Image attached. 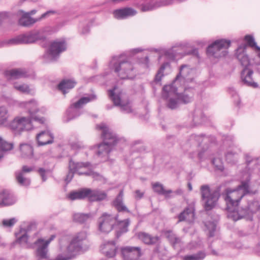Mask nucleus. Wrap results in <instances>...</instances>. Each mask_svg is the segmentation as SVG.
Masks as SVG:
<instances>
[{"instance_id": "58836bf2", "label": "nucleus", "mask_w": 260, "mask_h": 260, "mask_svg": "<svg viewBox=\"0 0 260 260\" xmlns=\"http://www.w3.org/2000/svg\"><path fill=\"white\" fill-rule=\"evenodd\" d=\"M13 147L12 143L7 142L0 137V159L4 156L3 152L10 150Z\"/></svg>"}, {"instance_id": "37998d69", "label": "nucleus", "mask_w": 260, "mask_h": 260, "mask_svg": "<svg viewBox=\"0 0 260 260\" xmlns=\"http://www.w3.org/2000/svg\"><path fill=\"white\" fill-rule=\"evenodd\" d=\"M226 161L231 164H234L237 162L238 159V154L232 151H229L225 155Z\"/></svg>"}, {"instance_id": "e2e57ef3", "label": "nucleus", "mask_w": 260, "mask_h": 260, "mask_svg": "<svg viewBox=\"0 0 260 260\" xmlns=\"http://www.w3.org/2000/svg\"><path fill=\"white\" fill-rule=\"evenodd\" d=\"M36 229V223H31L27 226L26 231H27V232H28V231H30L32 230H35Z\"/></svg>"}, {"instance_id": "680f3d73", "label": "nucleus", "mask_w": 260, "mask_h": 260, "mask_svg": "<svg viewBox=\"0 0 260 260\" xmlns=\"http://www.w3.org/2000/svg\"><path fill=\"white\" fill-rule=\"evenodd\" d=\"M181 243V240L180 238L178 237H176L174 239V240H173V241L172 242V244L173 245V246H175L177 244H179Z\"/></svg>"}, {"instance_id": "2f4dec72", "label": "nucleus", "mask_w": 260, "mask_h": 260, "mask_svg": "<svg viewBox=\"0 0 260 260\" xmlns=\"http://www.w3.org/2000/svg\"><path fill=\"white\" fill-rule=\"evenodd\" d=\"M138 236L142 241L148 245L155 244L159 240V238L158 236L153 237L150 235L144 232L139 233Z\"/></svg>"}, {"instance_id": "6e6d98bb", "label": "nucleus", "mask_w": 260, "mask_h": 260, "mask_svg": "<svg viewBox=\"0 0 260 260\" xmlns=\"http://www.w3.org/2000/svg\"><path fill=\"white\" fill-rule=\"evenodd\" d=\"M34 170V168L31 167H27L26 166H23L22 168V170L20 171H17V172H22V174L24 175L25 173H29Z\"/></svg>"}, {"instance_id": "1a4fd4ad", "label": "nucleus", "mask_w": 260, "mask_h": 260, "mask_svg": "<svg viewBox=\"0 0 260 260\" xmlns=\"http://www.w3.org/2000/svg\"><path fill=\"white\" fill-rule=\"evenodd\" d=\"M19 14L21 15L19 19L18 23L19 25L24 27H30L37 22L41 20L42 19L49 17L51 15L57 14V12L55 10H49L43 14L39 18H34L29 16V14L26 13L23 10H20Z\"/></svg>"}, {"instance_id": "9b49d317", "label": "nucleus", "mask_w": 260, "mask_h": 260, "mask_svg": "<svg viewBox=\"0 0 260 260\" xmlns=\"http://www.w3.org/2000/svg\"><path fill=\"white\" fill-rule=\"evenodd\" d=\"M95 98L96 96L94 95H92L90 96L83 97L77 102L72 104L67 111V121L78 116L79 113L78 110L81 108L85 104L95 99Z\"/></svg>"}, {"instance_id": "ddd939ff", "label": "nucleus", "mask_w": 260, "mask_h": 260, "mask_svg": "<svg viewBox=\"0 0 260 260\" xmlns=\"http://www.w3.org/2000/svg\"><path fill=\"white\" fill-rule=\"evenodd\" d=\"M116 221L117 216L103 213L98 220L99 230L103 233H108L112 230Z\"/></svg>"}, {"instance_id": "f3484780", "label": "nucleus", "mask_w": 260, "mask_h": 260, "mask_svg": "<svg viewBox=\"0 0 260 260\" xmlns=\"http://www.w3.org/2000/svg\"><path fill=\"white\" fill-rule=\"evenodd\" d=\"M122 254L124 260H138L141 256V249L139 247H126L122 249Z\"/></svg>"}, {"instance_id": "3c124183", "label": "nucleus", "mask_w": 260, "mask_h": 260, "mask_svg": "<svg viewBox=\"0 0 260 260\" xmlns=\"http://www.w3.org/2000/svg\"><path fill=\"white\" fill-rule=\"evenodd\" d=\"M165 235L171 243H172V242L176 237V235L174 234L171 231H166L165 232Z\"/></svg>"}, {"instance_id": "cd10ccee", "label": "nucleus", "mask_w": 260, "mask_h": 260, "mask_svg": "<svg viewBox=\"0 0 260 260\" xmlns=\"http://www.w3.org/2000/svg\"><path fill=\"white\" fill-rule=\"evenodd\" d=\"M136 13L137 11L131 8L116 10L113 12L114 17L117 19H124L127 17L134 16Z\"/></svg>"}, {"instance_id": "f704fd0d", "label": "nucleus", "mask_w": 260, "mask_h": 260, "mask_svg": "<svg viewBox=\"0 0 260 260\" xmlns=\"http://www.w3.org/2000/svg\"><path fill=\"white\" fill-rule=\"evenodd\" d=\"M93 214L91 213H75L73 215V219L74 221L80 222L84 223L89 220L92 219Z\"/></svg>"}, {"instance_id": "69168bd1", "label": "nucleus", "mask_w": 260, "mask_h": 260, "mask_svg": "<svg viewBox=\"0 0 260 260\" xmlns=\"http://www.w3.org/2000/svg\"><path fill=\"white\" fill-rule=\"evenodd\" d=\"M72 147L74 149H80V148H82L83 147V146H82L80 144L78 143H73L72 144Z\"/></svg>"}, {"instance_id": "f8f14e48", "label": "nucleus", "mask_w": 260, "mask_h": 260, "mask_svg": "<svg viewBox=\"0 0 260 260\" xmlns=\"http://www.w3.org/2000/svg\"><path fill=\"white\" fill-rule=\"evenodd\" d=\"M43 39L44 37L40 35L39 31H36L18 36L9 40L7 43L11 44H29Z\"/></svg>"}, {"instance_id": "0e129e2a", "label": "nucleus", "mask_w": 260, "mask_h": 260, "mask_svg": "<svg viewBox=\"0 0 260 260\" xmlns=\"http://www.w3.org/2000/svg\"><path fill=\"white\" fill-rule=\"evenodd\" d=\"M193 120L194 121L195 123L197 124H201L202 123L203 121L200 120L198 117V116L196 115H194L193 116Z\"/></svg>"}, {"instance_id": "20e7f679", "label": "nucleus", "mask_w": 260, "mask_h": 260, "mask_svg": "<svg viewBox=\"0 0 260 260\" xmlns=\"http://www.w3.org/2000/svg\"><path fill=\"white\" fill-rule=\"evenodd\" d=\"M110 67L121 79H132L135 76V68L132 63L123 59L121 55L113 57Z\"/></svg>"}, {"instance_id": "5701e85b", "label": "nucleus", "mask_w": 260, "mask_h": 260, "mask_svg": "<svg viewBox=\"0 0 260 260\" xmlns=\"http://www.w3.org/2000/svg\"><path fill=\"white\" fill-rule=\"evenodd\" d=\"M112 204L118 212H130L123 203V191L122 190L120 191L116 198L113 201Z\"/></svg>"}, {"instance_id": "774afa93", "label": "nucleus", "mask_w": 260, "mask_h": 260, "mask_svg": "<svg viewBox=\"0 0 260 260\" xmlns=\"http://www.w3.org/2000/svg\"><path fill=\"white\" fill-rule=\"evenodd\" d=\"M7 13L5 12H0V19L7 17Z\"/></svg>"}, {"instance_id": "c9c22d12", "label": "nucleus", "mask_w": 260, "mask_h": 260, "mask_svg": "<svg viewBox=\"0 0 260 260\" xmlns=\"http://www.w3.org/2000/svg\"><path fill=\"white\" fill-rule=\"evenodd\" d=\"M190 89H185L184 92L180 94H178L177 98L178 100L184 104L190 102L193 98V93Z\"/></svg>"}, {"instance_id": "9d476101", "label": "nucleus", "mask_w": 260, "mask_h": 260, "mask_svg": "<svg viewBox=\"0 0 260 260\" xmlns=\"http://www.w3.org/2000/svg\"><path fill=\"white\" fill-rule=\"evenodd\" d=\"M116 89V87H115L113 89L109 90V95L114 104L115 106L120 107L121 110L126 113L133 112L129 101L123 99L124 95L121 92L116 94L115 92Z\"/></svg>"}, {"instance_id": "a878e982", "label": "nucleus", "mask_w": 260, "mask_h": 260, "mask_svg": "<svg viewBox=\"0 0 260 260\" xmlns=\"http://www.w3.org/2000/svg\"><path fill=\"white\" fill-rule=\"evenodd\" d=\"M16 202L14 197L7 191H0V206H10Z\"/></svg>"}, {"instance_id": "864d4df0", "label": "nucleus", "mask_w": 260, "mask_h": 260, "mask_svg": "<svg viewBox=\"0 0 260 260\" xmlns=\"http://www.w3.org/2000/svg\"><path fill=\"white\" fill-rule=\"evenodd\" d=\"M75 173V172L74 171H71L69 169V172L67 175V176L65 179V181L67 182V183H69L72 180Z\"/></svg>"}, {"instance_id": "bf43d9fd", "label": "nucleus", "mask_w": 260, "mask_h": 260, "mask_svg": "<svg viewBox=\"0 0 260 260\" xmlns=\"http://www.w3.org/2000/svg\"><path fill=\"white\" fill-rule=\"evenodd\" d=\"M153 7L150 5H143L141 8V10L143 12L152 10Z\"/></svg>"}, {"instance_id": "412c9836", "label": "nucleus", "mask_w": 260, "mask_h": 260, "mask_svg": "<svg viewBox=\"0 0 260 260\" xmlns=\"http://www.w3.org/2000/svg\"><path fill=\"white\" fill-rule=\"evenodd\" d=\"M178 222L186 221L188 222H192L194 219V208L193 205H189L178 216Z\"/></svg>"}, {"instance_id": "4468645a", "label": "nucleus", "mask_w": 260, "mask_h": 260, "mask_svg": "<svg viewBox=\"0 0 260 260\" xmlns=\"http://www.w3.org/2000/svg\"><path fill=\"white\" fill-rule=\"evenodd\" d=\"M96 128L102 131V137L104 143L113 147L117 143L118 139L116 135L105 123L97 125Z\"/></svg>"}, {"instance_id": "bb28decb", "label": "nucleus", "mask_w": 260, "mask_h": 260, "mask_svg": "<svg viewBox=\"0 0 260 260\" xmlns=\"http://www.w3.org/2000/svg\"><path fill=\"white\" fill-rule=\"evenodd\" d=\"M102 253L108 257H112L115 255L116 247L113 241L107 242L101 246Z\"/></svg>"}, {"instance_id": "603ef678", "label": "nucleus", "mask_w": 260, "mask_h": 260, "mask_svg": "<svg viewBox=\"0 0 260 260\" xmlns=\"http://www.w3.org/2000/svg\"><path fill=\"white\" fill-rule=\"evenodd\" d=\"M165 235L171 243H172V242L176 237V235L174 234L171 231H166L165 232Z\"/></svg>"}, {"instance_id": "338daca9", "label": "nucleus", "mask_w": 260, "mask_h": 260, "mask_svg": "<svg viewBox=\"0 0 260 260\" xmlns=\"http://www.w3.org/2000/svg\"><path fill=\"white\" fill-rule=\"evenodd\" d=\"M55 237V235H52L48 240H47L46 241L44 240V243H45L47 245H49V243L51 242V241H52L54 239Z\"/></svg>"}, {"instance_id": "7c9ffc66", "label": "nucleus", "mask_w": 260, "mask_h": 260, "mask_svg": "<svg viewBox=\"0 0 260 260\" xmlns=\"http://www.w3.org/2000/svg\"><path fill=\"white\" fill-rule=\"evenodd\" d=\"M237 58L244 68H248L250 60L245 51L242 48H239L236 52Z\"/></svg>"}, {"instance_id": "a19ab883", "label": "nucleus", "mask_w": 260, "mask_h": 260, "mask_svg": "<svg viewBox=\"0 0 260 260\" xmlns=\"http://www.w3.org/2000/svg\"><path fill=\"white\" fill-rule=\"evenodd\" d=\"M8 117V111L6 108L4 107H0V126L6 124Z\"/></svg>"}, {"instance_id": "aec40b11", "label": "nucleus", "mask_w": 260, "mask_h": 260, "mask_svg": "<svg viewBox=\"0 0 260 260\" xmlns=\"http://www.w3.org/2000/svg\"><path fill=\"white\" fill-rule=\"evenodd\" d=\"M189 54L185 51V46L180 45L175 46L165 52V55L170 59H174L179 55L181 56Z\"/></svg>"}, {"instance_id": "2eb2a0df", "label": "nucleus", "mask_w": 260, "mask_h": 260, "mask_svg": "<svg viewBox=\"0 0 260 260\" xmlns=\"http://www.w3.org/2000/svg\"><path fill=\"white\" fill-rule=\"evenodd\" d=\"M192 72V69L189 66L186 64L182 65L180 67L179 73L177 75L172 85H174L175 86L178 83L183 84L186 82L191 81V77H190V75Z\"/></svg>"}, {"instance_id": "09e8293b", "label": "nucleus", "mask_w": 260, "mask_h": 260, "mask_svg": "<svg viewBox=\"0 0 260 260\" xmlns=\"http://www.w3.org/2000/svg\"><path fill=\"white\" fill-rule=\"evenodd\" d=\"M212 164L215 168L219 170H222L223 167L221 160L219 158H214L212 160Z\"/></svg>"}, {"instance_id": "13d9d810", "label": "nucleus", "mask_w": 260, "mask_h": 260, "mask_svg": "<svg viewBox=\"0 0 260 260\" xmlns=\"http://www.w3.org/2000/svg\"><path fill=\"white\" fill-rule=\"evenodd\" d=\"M135 198L140 199L143 197L144 192H141L140 190H136L135 191Z\"/></svg>"}, {"instance_id": "6e6552de", "label": "nucleus", "mask_w": 260, "mask_h": 260, "mask_svg": "<svg viewBox=\"0 0 260 260\" xmlns=\"http://www.w3.org/2000/svg\"><path fill=\"white\" fill-rule=\"evenodd\" d=\"M91 164L89 162H75L70 159L69 164V169L72 171H74L79 175L90 176L96 180H101L102 176L98 173L89 170L86 172H80V170L84 168H90Z\"/></svg>"}, {"instance_id": "39448f33", "label": "nucleus", "mask_w": 260, "mask_h": 260, "mask_svg": "<svg viewBox=\"0 0 260 260\" xmlns=\"http://www.w3.org/2000/svg\"><path fill=\"white\" fill-rule=\"evenodd\" d=\"M230 44L231 42L229 40H216L208 47L207 53L208 55L215 58L225 56L228 53L226 49L229 47Z\"/></svg>"}, {"instance_id": "79ce46f5", "label": "nucleus", "mask_w": 260, "mask_h": 260, "mask_svg": "<svg viewBox=\"0 0 260 260\" xmlns=\"http://www.w3.org/2000/svg\"><path fill=\"white\" fill-rule=\"evenodd\" d=\"M206 256L203 251H200L197 253L187 255L184 257L183 260H203Z\"/></svg>"}, {"instance_id": "4c0bfd02", "label": "nucleus", "mask_w": 260, "mask_h": 260, "mask_svg": "<svg viewBox=\"0 0 260 260\" xmlns=\"http://www.w3.org/2000/svg\"><path fill=\"white\" fill-rule=\"evenodd\" d=\"M15 178L17 183L21 186H28L30 184V180L25 177L22 172H16Z\"/></svg>"}, {"instance_id": "dca6fc26", "label": "nucleus", "mask_w": 260, "mask_h": 260, "mask_svg": "<svg viewBox=\"0 0 260 260\" xmlns=\"http://www.w3.org/2000/svg\"><path fill=\"white\" fill-rule=\"evenodd\" d=\"M66 49V44L64 41H54L51 43L47 55L51 60H55L59 54Z\"/></svg>"}, {"instance_id": "c85d7f7f", "label": "nucleus", "mask_w": 260, "mask_h": 260, "mask_svg": "<svg viewBox=\"0 0 260 260\" xmlns=\"http://www.w3.org/2000/svg\"><path fill=\"white\" fill-rule=\"evenodd\" d=\"M89 188H83L78 191H73L71 192L68 195V198L70 200H83L88 198V193Z\"/></svg>"}, {"instance_id": "473e14b6", "label": "nucleus", "mask_w": 260, "mask_h": 260, "mask_svg": "<svg viewBox=\"0 0 260 260\" xmlns=\"http://www.w3.org/2000/svg\"><path fill=\"white\" fill-rule=\"evenodd\" d=\"M113 147V146L103 142L98 145V150L96 153L99 156H106L112 151Z\"/></svg>"}, {"instance_id": "c03bdc74", "label": "nucleus", "mask_w": 260, "mask_h": 260, "mask_svg": "<svg viewBox=\"0 0 260 260\" xmlns=\"http://www.w3.org/2000/svg\"><path fill=\"white\" fill-rule=\"evenodd\" d=\"M244 39L249 46L254 48L255 49H260V47L257 46L254 39L252 36L246 35L245 36Z\"/></svg>"}, {"instance_id": "5fc2aeb1", "label": "nucleus", "mask_w": 260, "mask_h": 260, "mask_svg": "<svg viewBox=\"0 0 260 260\" xmlns=\"http://www.w3.org/2000/svg\"><path fill=\"white\" fill-rule=\"evenodd\" d=\"M246 157V161L247 165L249 166L250 164L253 163L254 164H255L257 161H258V158L257 159H252L251 158L250 156L247 154L245 156Z\"/></svg>"}, {"instance_id": "a211bd4d", "label": "nucleus", "mask_w": 260, "mask_h": 260, "mask_svg": "<svg viewBox=\"0 0 260 260\" xmlns=\"http://www.w3.org/2000/svg\"><path fill=\"white\" fill-rule=\"evenodd\" d=\"M35 244L38 246L36 254L38 260L47 259L49 257L48 245L44 243V240L40 238L35 242Z\"/></svg>"}, {"instance_id": "393cba45", "label": "nucleus", "mask_w": 260, "mask_h": 260, "mask_svg": "<svg viewBox=\"0 0 260 260\" xmlns=\"http://www.w3.org/2000/svg\"><path fill=\"white\" fill-rule=\"evenodd\" d=\"M107 197V193L104 191L89 189L87 198L90 202H98L105 200Z\"/></svg>"}, {"instance_id": "f257e3e1", "label": "nucleus", "mask_w": 260, "mask_h": 260, "mask_svg": "<svg viewBox=\"0 0 260 260\" xmlns=\"http://www.w3.org/2000/svg\"><path fill=\"white\" fill-rule=\"evenodd\" d=\"M27 109L29 117L16 118L11 123V128L16 132L20 133L23 131H29L32 128V120H34L40 123L44 124L45 119L43 117L39 118L35 115L38 111L37 104L35 101H30L24 104Z\"/></svg>"}, {"instance_id": "49530a36", "label": "nucleus", "mask_w": 260, "mask_h": 260, "mask_svg": "<svg viewBox=\"0 0 260 260\" xmlns=\"http://www.w3.org/2000/svg\"><path fill=\"white\" fill-rule=\"evenodd\" d=\"M14 87L17 90L23 93H29L30 91L28 86L26 84H19L17 83H15L14 84Z\"/></svg>"}, {"instance_id": "4d7b16f0", "label": "nucleus", "mask_w": 260, "mask_h": 260, "mask_svg": "<svg viewBox=\"0 0 260 260\" xmlns=\"http://www.w3.org/2000/svg\"><path fill=\"white\" fill-rule=\"evenodd\" d=\"M28 240V236L26 234H24L21 236L18 239L20 243H26Z\"/></svg>"}, {"instance_id": "423d86ee", "label": "nucleus", "mask_w": 260, "mask_h": 260, "mask_svg": "<svg viewBox=\"0 0 260 260\" xmlns=\"http://www.w3.org/2000/svg\"><path fill=\"white\" fill-rule=\"evenodd\" d=\"M200 191L205 210H211L215 206L219 199V192L216 190L211 191L208 185H202Z\"/></svg>"}, {"instance_id": "4be33fe9", "label": "nucleus", "mask_w": 260, "mask_h": 260, "mask_svg": "<svg viewBox=\"0 0 260 260\" xmlns=\"http://www.w3.org/2000/svg\"><path fill=\"white\" fill-rule=\"evenodd\" d=\"M36 138L39 146L51 144L54 139L52 135L48 131L41 132L37 135Z\"/></svg>"}, {"instance_id": "a18cd8bd", "label": "nucleus", "mask_w": 260, "mask_h": 260, "mask_svg": "<svg viewBox=\"0 0 260 260\" xmlns=\"http://www.w3.org/2000/svg\"><path fill=\"white\" fill-rule=\"evenodd\" d=\"M207 230L209 231L208 236L210 237H213L214 235V232L216 230V225L214 222L208 221L205 223Z\"/></svg>"}, {"instance_id": "052dcab7", "label": "nucleus", "mask_w": 260, "mask_h": 260, "mask_svg": "<svg viewBox=\"0 0 260 260\" xmlns=\"http://www.w3.org/2000/svg\"><path fill=\"white\" fill-rule=\"evenodd\" d=\"M39 172L41 176H42L43 181H45L46 180V177L45 175V170L43 168H40L39 170Z\"/></svg>"}, {"instance_id": "72a5a7b5", "label": "nucleus", "mask_w": 260, "mask_h": 260, "mask_svg": "<svg viewBox=\"0 0 260 260\" xmlns=\"http://www.w3.org/2000/svg\"><path fill=\"white\" fill-rule=\"evenodd\" d=\"M76 82L73 80H64L58 84V88L63 94H65L68 92V90L73 88Z\"/></svg>"}, {"instance_id": "b1692460", "label": "nucleus", "mask_w": 260, "mask_h": 260, "mask_svg": "<svg viewBox=\"0 0 260 260\" xmlns=\"http://www.w3.org/2000/svg\"><path fill=\"white\" fill-rule=\"evenodd\" d=\"M4 75L7 79L11 80L26 77L27 74L26 72L24 69H16L5 71Z\"/></svg>"}, {"instance_id": "6ab92c4d", "label": "nucleus", "mask_w": 260, "mask_h": 260, "mask_svg": "<svg viewBox=\"0 0 260 260\" xmlns=\"http://www.w3.org/2000/svg\"><path fill=\"white\" fill-rule=\"evenodd\" d=\"M253 72L252 70L245 68L243 69L241 73V78L242 82L247 86L257 88L258 85L257 83L253 81L252 76Z\"/></svg>"}, {"instance_id": "8fccbe9b", "label": "nucleus", "mask_w": 260, "mask_h": 260, "mask_svg": "<svg viewBox=\"0 0 260 260\" xmlns=\"http://www.w3.org/2000/svg\"><path fill=\"white\" fill-rule=\"evenodd\" d=\"M16 221L15 218H12L10 219H4L2 221V223L4 226L11 227L16 223Z\"/></svg>"}, {"instance_id": "c756f323", "label": "nucleus", "mask_w": 260, "mask_h": 260, "mask_svg": "<svg viewBox=\"0 0 260 260\" xmlns=\"http://www.w3.org/2000/svg\"><path fill=\"white\" fill-rule=\"evenodd\" d=\"M19 151L21 156L24 158H31L34 155L32 146L27 143H22L19 145Z\"/></svg>"}, {"instance_id": "ea45409f", "label": "nucleus", "mask_w": 260, "mask_h": 260, "mask_svg": "<svg viewBox=\"0 0 260 260\" xmlns=\"http://www.w3.org/2000/svg\"><path fill=\"white\" fill-rule=\"evenodd\" d=\"M129 224V220L128 219L120 221L118 223L119 230L117 231L116 236L118 238L120 235L125 233L128 231V226Z\"/></svg>"}, {"instance_id": "e433bc0d", "label": "nucleus", "mask_w": 260, "mask_h": 260, "mask_svg": "<svg viewBox=\"0 0 260 260\" xmlns=\"http://www.w3.org/2000/svg\"><path fill=\"white\" fill-rule=\"evenodd\" d=\"M152 187L154 192L158 194L164 195L166 197H168V194L172 192V190H165L162 184L158 182L152 184Z\"/></svg>"}, {"instance_id": "f03ea898", "label": "nucleus", "mask_w": 260, "mask_h": 260, "mask_svg": "<svg viewBox=\"0 0 260 260\" xmlns=\"http://www.w3.org/2000/svg\"><path fill=\"white\" fill-rule=\"evenodd\" d=\"M259 210L260 204L258 201L254 200H248L240 209L230 211L227 214V217L234 221L242 218L251 221L253 215Z\"/></svg>"}, {"instance_id": "de8ad7c7", "label": "nucleus", "mask_w": 260, "mask_h": 260, "mask_svg": "<svg viewBox=\"0 0 260 260\" xmlns=\"http://www.w3.org/2000/svg\"><path fill=\"white\" fill-rule=\"evenodd\" d=\"M165 69V64H162L160 68L157 71V74L155 75V78H154V81L156 83H158L160 82L161 80V79L162 77L164 76V72Z\"/></svg>"}, {"instance_id": "0eeeda50", "label": "nucleus", "mask_w": 260, "mask_h": 260, "mask_svg": "<svg viewBox=\"0 0 260 260\" xmlns=\"http://www.w3.org/2000/svg\"><path fill=\"white\" fill-rule=\"evenodd\" d=\"M177 91V88L174 85H165L162 89V98L167 100V106L172 110L177 108L179 106Z\"/></svg>"}, {"instance_id": "7ed1b4c3", "label": "nucleus", "mask_w": 260, "mask_h": 260, "mask_svg": "<svg viewBox=\"0 0 260 260\" xmlns=\"http://www.w3.org/2000/svg\"><path fill=\"white\" fill-rule=\"evenodd\" d=\"M249 192V186L246 182H242L236 189H226L224 199L227 205L228 213L235 210V207L238 205L241 199Z\"/></svg>"}]
</instances>
